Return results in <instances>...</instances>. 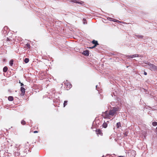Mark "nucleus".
<instances>
[{
  "label": "nucleus",
  "instance_id": "nucleus-2",
  "mask_svg": "<svg viewBox=\"0 0 157 157\" xmlns=\"http://www.w3.org/2000/svg\"><path fill=\"white\" fill-rule=\"evenodd\" d=\"M149 66V69L151 71H157V67L153 64H152L150 63L148 64Z\"/></svg>",
  "mask_w": 157,
  "mask_h": 157
},
{
  "label": "nucleus",
  "instance_id": "nucleus-18",
  "mask_svg": "<svg viewBox=\"0 0 157 157\" xmlns=\"http://www.w3.org/2000/svg\"><path fill=\"white\" fill-rule=\"evenodd\" d=\"M152 125L153 126H156L157 125V122L155 121L153 122L152 123Z\"/></svg>",
  "mask_w": 157,
  "mask_h": 157
},
{
  "label": "nucleus",
  "instance_id": "nucleus-5",
  "mask_svg": "<svg viewBox=\"0 0 157 157\" xmlns=\"http://www.w3.org/2000/svg\"><path fill=\"white\" fill-rule=\"evenodd\" d=\"M92 43L93 44H94V45L93 47L90 48H95L96 46L97 45L99 44H98V41L95 40H93L92 41Z\"/></svg>",
  "mask_w": 157,
  "mask_h": 157
},
{
  "label": "nucleus",
  "instance_id": "nucleus-8",
  "mask_svg": "<svg viewBox=\"0 0 157 157\" xmlns=\"http://www.w3.org/2000/svg\"><path fill=\"white\" fill-rule=\"evenodd\" d=\"M82 54L86 56H88L89 55V51L88 50H85L83 51Z\"/></svg>",
  "mask_w": 157,
  "mask_h": 157
},
{
  "label": "nucleus",
  "instance_id": "nucleus-14",
  "mask_svg": "<svg viewBox=\"0 0 157 157\" xmlns=\"http://www.w3.org/2000/svg\"><path fill=\"white\" fill-rule=\"evenodd\" d=\"M13 59L11 60L9 62L10 65V66H12L13 64Z\"/></svg>",
  "mask_w": 157,
  "mask_h": 157
},
{
  "label": "nucleus",
  "instance_id": "nucleus-10",
  "mask_svg": "<svg viewBox=\"0 0 157 157\" xmlns=\"http://www.w3.org/2000/svg\"><path fill=\"white\" fill-rule=\"evenodd\" d=\"M116 127L117 128H119L121 127L120 122H118L117 123Z\"/></svg>",
  "mask_w": 157,
  "mask_h": 157
},
{
  "label": "nucleus",
  "instance_id": "nucleus-9",
  "mask_svg": "<svg viewBox=\"0 0 157 157\" xmlns=\"http://www.w3.org/2000/svg\"><path fill=\"white\" fill-rule=\"evenodd\" d=\"M25 48H26L27 49H30V45L29 44V43L27 44L25 46Z\"/></svg>",
  "mask_w": 157,
  "mask_h": 157
},
{
  "label": "nucleus",
  "instance_id": "nucleus-13",
  "mask_svg": "<svg viewBox=\"0 0 157 157\" xmlns=\"http://www.w3.org/2000/svg\"><path fill=\"white\" fill-rule=\"evenodd\" d=\"M8 70V67L5 66L3 68V71L4 72H6Z\"/></svg>",
  "mask_w": 157,
  "mask_h": 157
},
{
  "label": "nucleus",
  "instance_id": "nucleus-20",
  "mask_svg": "<svg viewBox=\"0 0 157 157\" xmlns=\"http://www.w3.org/2000/svg\"><path fill=\"white\" fill-rule=\"evenodd\" d=\"M6 41H10V39L8 37H7L6 39Z\"/></svg>",
  "mask_w": 157,
  "mask_h": 157
},
{
  "label": "nucleus",
  "instance_id": "nucleus-1",
  "mask_svg": "<svg viewBox=\"0 0 157 157\" xmlns=\"http://www.w3.org/2000/svg\"><path fill=\"white\" fill-rule=\"evenodd\" d=\"M119 108L113 107L109 111H106L102 113V116L104 118L110 119L111 118L113 119L119 111Z\"/></svg>",
  "mask_w": 157,
  "mask_h": 157
},
{
  "label": "nucleus",
  "instance_id": "nucleus-22",
  "mask_svg": "<svg viewBox=\"0 0 157 157\" xmlns=\"http://www.w3.org/2000/svg\"><path fill=\"white\" fill-rule=\"evenodd\" d=\"M19 83H21V86H24V84L23 83H21L20 82H20H19Z\"/></svg>",
  "mask_w": 157,
  "mask_h": 157
},
{
  "label": "nucleus",
  "instance_id": "nucleus-25",
  "mask_svg": "<svg viewBox=\"0 0 157 157\" xmlns=\"http://www.w3.org/2000/svg\"><path fill=\"white\" fill-rule=\"evenodd\" d=\"M156 130H157V127H156Z\"/></svg>",
  "mask_w": 157,
  "mask_h": 157
},
{
  "label": "nucleus",
  "instance_id": "nucleus-17",
  "mask_svg": "<svg viewBox=\"0 0 157 157\" xmlns=\"http://www.w3.org/2000/svg\"><path fill=\"white\" fill-rule=\"evenodd\" d=\"M67 104V101H65L63 103V106L65 107Z\"/></svg>",
  "mask_w": 157,
  "mask_h": 157
},
{
  "label": "nucleus",
  "instance_id": "nucleus-15",
  "mask_svg": "<svg viewBox=\"0 0 157 157\" xmlns=\"http://www.w3.org/2000/svg\"><path fill=\"white\" fill-rule=\"evenodd\" d=\"M21 124L23 125H25L26 124L25 121L24 120H22L21 122Z\"/></svg>",
  "mask_w": 157,
  "mask_h": 157
},
{
  "label": "nucleus",
  "instance_id": "nucleus-21",
  "mask_svg": "<svg viewBox=\"0 0 157 157\" xmlns=\"http://www.w3.org/2000/svg\"><path fill=\"white\" fill-rule=\"evenodd\" d=\"M138 38H142L143 36H138Z\"/></svg>",
  "mask_w": 157,
  "mask_h": 157
},
{
  "label": "nucleus",
  "instance_id": "nucleus-4",
  "mask_svg": "<svg viewBox=\"0 0 157 157\" xmlns=\"http://www.w3.org/2000/svg\"><path fill=\"white\" fill-rule=\"evenodd\" d=\"M21 96H24L25 92V90L24 88L23 87H21Z\"/></svg>",
  "mask_w": 157,
  "mask_h": 157
},
{
  "label": "nucleus",
  "instance_id": "nucleus-19",
  "mask_svg": "<svg viewBox=\"0 0 157 157\" xmlns=\"http://www.w3.org/2000/svg\"><path fill=\"white\" fill-rule=\"evenodd\" d=\"M72 2H74L75 3H80L81 4V3L80 2H77V1L76 0H73L71 1Z\"/></svg>",
  "mask_w": 157,
  "mask_h": 157
},
{
  "label": "nucleus",
  "instance_id": "nucleus-11",
  "mask_svg": "<svg viewBox=\"0 0 157 157\" xmlns=\"http://www.w3.org/2000/svg\"><path fill=\"white\" fill-rule=\"evenodd\" d=\"M8 100L10 101H13V98L12 96H9L8 98Z\"/></svg>",
  "mask_w": 157,
  "mask_h": 157
},
{
  "label": "nucleus",
  "instance_id": "nucleus-6",
  "mask_svg": "<svg viewBox=\"0 0 157 157\" xmlns=\"http://www.w3.org/2000/svg\"><path fill=\"white\" fill-rule=\"evenodd\" d=\"M95 131L96 132V134L97 135H100L101 136L103 134L102 131L100 130V129H96Z\"/></svg>",
  "mask_w": 157,
  "mask_h": 157
},
{
  "label": "nucleus",
  "instance_id": "nucleus-16",
  "mask_svg": "<svg viewBox=\"0 0 157 157\" xmlns=\"http://www.w3.org/2000/svg\"><path fill=\"white\" fill-rule=\"evenodd\" d=\"M29 59L27 58H25L24 59V62L25 63H27L29 62Z\"/></svg>",
  "mask_w": 157,
  "mask_h": 157
},
{
  "label": "nucleus",
  "instance_id": "nucleus-3",
  "mask_svg": "<svg viewBox=\"0 0 157 157\" xmlns=\"http://www.w3.org/2000/svg\"><path fill=\"white\" fill-rule=\"evenodd\" d=\"M64 84L65 85L66 88L67 90H69L72 87L71 84L70 82H68L67 81L65 82Z\"/></svg>",
  "mask_w": 157,
  "mask_h": 157
},
{
  "label": "nucleus",
  "instance_id": "nucleus-12",
  "mask_svg": "<svg viewBox=\"0 0 157 157\" xmlns=\"http://www.w3.org/2000/svg\"><path fill=\"white\" fill-rule=\"evenodd\" d=\"M107 126L108 124L106 122L102 124L103 127L105 128H106L107 127Z\"/></svg>",
  "mask_w": 157,
  "mask_h": 157
},
{
  "label": "nucleus",
  "instance_id": "nucleus-23",
  "mask_svg": "<svg viewBox=\"0 0 157 157\" xmlns=\"http://www.w3.org/2000/svg\"><path fill=\"white\" fill-rule=\"evenodd\" d=\"M144 74L145 75H147V73L146 72H145V71H144Z\"/></svg>",
  "mask_w": 157,
  "mask_h": 157
},
{
  "label": "nucleus",
  "instance_id": "nucleus-24",
  "mask_svg": "<svg viewBox=\"0 0 157 157\" xmlns=\"http://www.w3.org/2000/svg\"><path fill=\"white\" fill-rule=\"evenodd\" d=\"M38 132L37 131H34L33 132V133H38Z\"/></svg>",
  "mask_w": 157,
  "mask_h": 157
},
{
  "label": "nucleus",
  "instance_id": "nucleus-7",
  "mask_svg": "<svg viewBox=\"0 0 157 157\" xmlns=\"http://www.w3.org/2000/svg\"><path fill=\"white\" fill-rule=\"evenodd\" d=\"M138 57V55L137 54H135L134 55H130V56H126V57L127 58H132L133 57Z\"/></svg>",
  "mask_w": 157,
  "mask_h": 157
}]
</instances>
